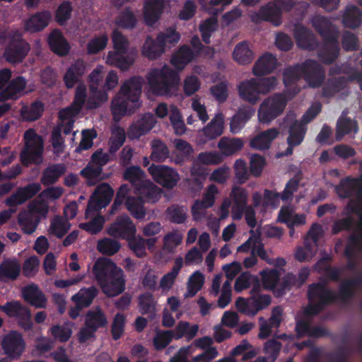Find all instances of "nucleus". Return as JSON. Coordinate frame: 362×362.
<instances>
[{
  "instance_id": "nucleus-14",
  "label": "nucleus",
  "mask_w": 362,
  "mask_h": 362,
  "mask_svg": "<svg viewBox=\"0 0 362 362\" xmlns=\"http://www.w3.org/2000/svg\"><path fill=\"white\" fill-rule=\"evenodd\" d=\"M0 310L8 316L18 320L19 325L25 330L32 328L31 313L25 306L18 301L6 302L5 305H0Z\"/></svg>"
},
{
  "instance_id": "nucleus-51",
  "label": "nucleus",
  "mask_w": 362,
  "mask_h": 362,
  "mask_svg": "<svg viewBox=\"0 0 362 362\" xmlns=\"http://www.w3.org/2000/svg\"><path fill=\"white\" fill-rule=\"evenodd\" d=\"M145 173L138 165L127 168L123 173V179L129 181L132 185L140 187L144 183Z\"/></svg>"
},
{
  "instance_id": "nucleus-50",
  "label": "nucleus",
  "mask_w": 362,
  "mask_h": 362,
  "mask_svg": "<svg viewBox=\"0 0 362 362\" xmlns=\"http://www.w3.org/2000/svg\"><path fill=\"white\" fill-rule=\"evenodd\" d=\"M116 25L123 29L132 30L135 28L137 19L130 7H126L117 16Z\"/></svg>"
},
{
  "instance_id": "nucleus-61",
  "label": "nucleus",
  "mask_w": 362,
  "mask_h": 362,
  "mask_svg": "<svg viewBox=\"0 0 362 362\" xmlns=\"http://www.w3.org/2000/svg\"><path fill=\"white\" fill-rule=\"evenodd\" d=\"M93 195L105 208L112 199L114 190L109 185L103 184L97 187Z\"/></svg>"
},
{
  "instance_id": "nucleus-35",
  "label": "nucleus",
  "mask_w": 362,
  "mask_h": 362,
  "mask_svg": "<svg viewBox=\"0 0 362 362\" xmlns=\"http://www.w3.org/2000/svg\"><path fill=\"white\" fill-rule=\"evenodd\" d=\"M98 293V289L94 286L88 288H82L71 297V300L86 308L92 304Z\"/></svg>"
},
{
  "instance_id": "nucleus-56",
  "label": "nucleus",
  "mask_w": 362,
  "mask_h": 362,
  "mask_svg": "<svg viewBox=\"0 0 362 362\" xmlns=\"http://www.w3.org/2000/svg\"><path fill=\"white\" fill-rule=\"evenodd\" d=\"M18 221L23 231L26 234H31L35 230L39 223V218L26 212H21Z\"/></svg>"
},
{
  "instance_id": "nucleus-12",
  "label": "nucleus",
  "mask_w": 362,
  "mask_h": 362,
  "mask_svg": "<svg viewBox=\"0 0 362 362\" xmlns=\"http://www.w3.org/2000/svg\"><path fill=\"white\" fill-rule=\"evenodd\" d=\"M299 66L309 87L316 88L322 86L325 75L322 66L317 61L308 59L299 64Z\"/></svg>"
},
{
  "instance_id": "nucleus-47",
  "label": "nucleus",
  "mask_w": 362,
  "mask_h": 362,
  "mask_svg": "<svg viewBox=\"0 0 362 362\" xmlns=\"http://www.w3.org/2000/svg\"><path fill=\"white\" fill-rule=\"evenodd\" d=\"M198 330L199 326L197 325L190 326L188 322L180 321L173 330L175 339H180L185 337L187 341H190L197 335Z\"/></svg>"
},
{
  "instance_id": "nucleus-25",
  "label": "nucleus",
  "mask_w": 362,
  "mask_h": 362,
  "mask_svg": "<svg viewBox=\"0 0 362 362\" xmlns=\"http://www.w3.org/2000/svg\"><path fill=\"white\" fill-rule=\"evenodd\" d=\"M21 274V264L16 258H7L0 264V281H14Z\"/></svg>"
},
{
  "instance_id": "nucleus-29",
  "label": "nucleus",
  "mask_w": 362,
  "mask_h": 362,
  "mask_svg": "<svg viewBox=\"0 0 362 362\" xmlns=\"http://www.w3.org/2000/svg\"><path fill=\"white\" fill-rule=\"evenodd\" d=\"M299 64H296L293 66L286 68L283 73V81L286 91L284 93L287 95H290L295 87H300L297 85V82L300 79L302 76V72L300 70Z\"/></svg>"
},
{
  "instance_id": "nucleus-40",
  "label": "nucleus",
  "mask_w": 362,
  "mask_h": 362,
  "mask_svg": "<svg viewBox=\"0 0 362 362\" xmlns=\"http://www.w3.org/2000/svg\"><path fill=\"white\" fill-rule=\"evenodd\" d=\"M183 266V259L181 257H178L175 259L174 265L171 270L163 275L160 281V287L163 290H170L176 279V277L179 274L182 267Z\"/></svg>"
},
{
  "instance_id": "nucleus-64",
  "label": "nucleus",
  "mask_w": 362,
  "mask_h": 362,
  "mask_svg": "<svg viewBox=\"0 0 362 362\" xmlns=\"http://www.w3.org/2000/svg\"><path fill=\"white\" fill-rule=\"evenodd\" d=\"M104 223V217L102 215H97L90 221L80 223L79 227L91 235H95L101 231Z\"/></svg>"
},
{
  "instance_id": "nucleus-1",
  "label": "nucleus",
  "mask_w": 362,
  "mask_h": 362,
  "mask_svg": "<svg viewBox=\"0 0 362 362\" xmlns=\"http://www.w3.org/2000/svg\"><path fill=\"white\" fill-rule=\"evenodd\" d=\"M92 273L103 293L107 297H115L125 290L123 271L107 258H99L94 263Z\"/></svg>"
},
{
  "instance_id": "nucleus-28",
  "label": "nucleus",
  "mask_w": 362,
  "mask_h": 362,
  "mask_svg": "<svg viewBox=\"0 0 362 362\" xmlns=\"http://www.w3.org/2000/svg\"><path fill=\"white\" fill-rule=\"evenodd\" d=\"M50 18L51 15L48 11L37 12L26 21L25 28L32 33L40 32L48 25Z\"/></svg>"
},
{
  "instance_id": "nucleus-58",
  "label": "nucleus",
  "mask_w": 362,
  "mask_h": 362,
  "mask_svg": "<svg viewBox=\"0 0 362 362\" xmlns=\"http://www.w3.org/2000/svg\"><path fill=\"white\" fill-rule=\"evenodd\" d=\"M27 81L23 76H19L11 80L6 86L7 91L11 95L12 100H17L25 89Z\"/></svg>"
},
{
  "instance_id": "nucleus-36",
  "label": "nucleus",
  "mask_w": 362,
  "mask_h": 362,
  "mask_svg": "<svg viewBox=\"0 0 362 362\" xmlns=\"http://www.w3.org/2000/svg\"><path fill=\"white\" fill-rule=\"evenodd\" d=\"M345 86L344 77L329 78L322 88V97L331 98L344 89Z\"/></svg>"
},
{
  "instance_id": "nucleus-31",
  "label": "nucleus",
  "mask_w": 362,
  "mask_h": 362,
  "mask_svg": "<svg viewBox=\"0 0 362 362\" xmlns=\"http://www.w3.org/2000/svg\"><path fill=\"white\" fill-rule=\"evenodd\" d=\"M341 22L345 28H358L362 23V11L356 6H347L342 15Z\"/></svg>"
},
{
  "instance_id": "nucleus-3",
  "label": "nucleus",
  "mask_w": 362,
  "mask_h": 362,
  "mask_svg": "<svg viewBox=\"0 0 362 362\" xmlns=\"http://www.w3.org/2000/svg\"><path fill=\"white\" fill-rule=\"evenodd\" d=\"M142 81L141 77L133 76L122 84L119 93L112 100L111 110L115 118L132 113L139 107Z\"/></svg>"
},
{
  "instance_id": "nucleus-21",
  "label": "nucleus",
  "mask_w": 362,
  "mask_h": 362,
  "mask_svg": "<svg viewBox=\"0 0 362 362\" xmlns=\"http://www.w3.org/2000/svg\"><path fill=\"white\" fill-rule=\"evenodd\" d=\"M294 37L297 45L303 49L314 51L319 46V42L315 34L305 26L301 25L296 27L294 32Z\"/></svg>"
},
{
  "instance_id": "nucleus-53",
  "label": "nucleus",
  "mask_w": 362,
  "mask_h": 362,
  "mask_svg": "<svg viewBox=\"0 0 362 362\" xmlns=\"http://www.w3.org/2000/svg\"><path fill=\"white\" fill-rule=\"evenodd\" d=\"M249 299L250 317L256 315L259 311L267 308L272 303V297L268 294L252 296Z\"/></svg>"
},
{
  "instance_id": "nucleus-49",
  "label": "nucleus",
  "mask_w": 362,
  "mask_h": 362,
  "mask_svg": "<svg viewBox=\"0 0 362 362\" xmlns=\"http://www.w3.org/2000/svg\"><path fill=\"white\" fill-rule=\"evenodd\" d=\"M166 215L170 222L182 224L187 218V209L185 206L173 204L167 209Z\"/></svg>"
},
{
  "instance_id": "nucleus-30",
  "label": "nucleus",
  "mask_w": 362,
  "mask_h": 362,
  "mask_svg": "<svg viewBox=\"0 0 362 362\" xmlns=\"http://www.w3.org/2000/svg\"><path fill=\"white\" fill-rule=\"evenodd\" d=\"M66 166L63 163H54L45 168L40 178L41 183L45 186L55 184L60 177L66 173Z\"/></svg>"
},
{
  "instance_id": "nucleus-19",
  "label": "nucleus",
  "mask_w": 362,
  "mask_h": 362,
  "mask_svg": "<svg viewBox=\"0 0 362 362\" xmlns=\"http://www.w3.org/2000/svg\"><path fill=\"white\" fill-rule=\"evenodd\" d=\"M86 70V64L81 59L75 60L66 69L63 81L66 88L71 89L78 83Z\"/></svg>"
},
{
  "instance_id": "nucleus-32",
  "label": "nucleus",
  "mask_w": 362,
  "mask_h": 362,
  "mask_svg": "<svg viewBox=\"0 0 362 362\" xmlns=\"http://www.w3.org/2000/svg\"><path fill=\"white\" fill-rule=\"evenodd\" d=\"M254 114L250 107L240 108L233 115L230 122V130L233 134L238 133Z\"/></svg>"
},
{
  "instance_id": "nucleus-43",
  "label": "nucleus",
  "mask_w": 362,
  "mask_h": 362,
  "mask_svg": "<svg viewBox=\"0 0 362 362\" xmlns=\"http://www.w3.org/2000/svg\"><path fill=\"white\" fill-rule=\"evenodd\" d=\"M127 209L136 219H143L146 214L143 198L139 197H128L124 202Z\"/></svg>"
},
{
  "instance_id": "nucleus-9",
  "label": "nucleus",
  "mask_w": 362,
  "mask_h": 362,
  "mask_svg": "<svg viewBox=\"0 0 362 362\" xmlns=\"http://www.w3.org/2000/svg\"><path fill=\"white\" fill-rule=\"evenodd\" d=\"M24 140L25 147L20 154L22 164L28 167L42 163L43 141L41 136L33 129H28L24 134Z\"/></svg>"
},
{
  "instance_id": "nucleus-26",
  "label": "nucleus",
  "mask_w": 362,
  "mask_h": 362,
  "mask_svg": "<svg viewBox=\"0 0 362 362\" xmlns=\"http://www.w3.org/2000/svg\"><path fill=\"white\" fill-rule=\"evenodd\" d=\"M277 59L271 53L262 55L255 63L252 73L255 76H261L272 73L276 67Z\"/></svg>"
},
{
  "instance_id": "nucleus-6",
  "label": "nucleus",
  "mask_w": 362,
  "mask_h": 362,
  "mask_svg": "<svg viewBox=\"0 0 362 362\" xmlns=\"http://www.w3.org/2000/svg\"><path fill=\"white\" fill-rule=\"evenodd\" d=\"M335 191L339 198L350 199L344 210L348 214L358 215L362 221V177L342 178L335 187Z\"/></svg>"
},
{
  "instance_id": "nucleus-2",
  "label": "nucleus",
  "mask_w": 362,
  "mask_h": 362,
  "mask_svg": "<svg viewBox=\"0 0 362 362\" xmlns=\"http://www.w3.org/2000/svg\"><path fill=\"white\" fill-rule=\"evenodd\" d=\"M312 25L322 38L317 57L325 64H332L338 58L340 52L339 33L332 23L322 16H315L312 18Z\"/></svg>"
},
{
  "instance_id": "nucleus-16",
  "label": "nucleus",
  "mask_w": 362,
  "mask_h": 362,
  "mask_svg": "<svg viewBox=\"0 0 362 362\" xmlns=\"http://www.w3.org/2000/svg\"><path fill=\"white\" fill-rule=\"evenodd\" d=\"M156 121L151 113H145L141 117L134 120L127 130V136L129 139H139L146 134L154 127Z\"/></svg>"
},
{
  "instance_id": "nucleus-55",
  "label": "nucleus",
  "mask_w": 362,
  "mask_h": 362,
  "mask_svg": "<svg viewBox=\"0 0 362 362\" xmlns=\"http://www.w3.org/2000/svg\"><path fill=\"white\" fill-rule=\"evenodd\" d=\"M152 152L151 158L156 162H163L169 156L168 146L160 139H154L151 142Z\"/></svg>"
},
{
  "instance_id": "nucleus-41",
  "label": "nucleus",
  "mask_w": 362,
  "mask_h": 362,
  "mask_svg": "<svg viewBox=\"0 0 362 362\" xmlns=\"http://www.w3.org/2000/svg\"><path fill=\"white\" fill-rule=\"evenodd\" d=\"M224 118L222 114H218L203 129L205 136L209 139H214L220 136L223 132Z\"/></svg>"
},
{
  "instance_id": "nucleus-11",
  "label": "nucleus",
  "mask_w": 362,
  "mask_h": 362,
  "mask_svg": "<svg viewBox=\"0 0 362 362\" xmlns=\"http://www.w3.org/2000/svg\"><path fill=\"white\" fill-rule=\"evenodd\" d=\"M148 171L156 183L167 189H173L180 180L175 170L163 165L152 164Z\"/></svg>"
},
{
  "instance_id": "nucleus-42",
  "label": "nucleus",
  "mask_w": 362,
  "mask_h": 362,
  "mask_svg": "<svg viewBox=\"0 0 362 362\" xmlns=\"http://www.w3.org/2000/svg\"><path fill=\"white\" fill-rule=\"evenodd\" d=\"M89 90L90 95L87 100V107L88 109H96L107 100V90L99 89L98 86L94 84L89 86Z\"/></svg>"
},
{
  "instance_id": "nucleus-20",
  "label": "nucleus",
  "mask_w": 362,
  "mask_h": 362,
  "mask_svg": "<svg viewBox=\"0 0 362 362\" xmlns=\"http://www.w3.org/2000/svg\"><path fill=\"white\" fill-rule=\"evenodd\" d=\"M47 44L49 49L59 57H66L70 52V45L59 29H54L49 34Z\"/></svg>"
},
{
  "instance_id": "nucleus-27",
  "label": "nucleus",
  "mask_w": 362,
  "mask_h": 362,
  "mask_svg": "<svg viewBox=\"0 0 362 362\" xmlns=\"http://www.w3.org/2000/svg\"><path fill=\"white\" fill-rule=\"evenodd\" d=\"M238 93L243 100L252 105L256 104L259 100V93L255 78L240 82L238 86Z\"/></svg>"
},
{
  "instance_id": "nucleus-15",
  "label": "nucleus",
  "mask_w": 362,
  "mask_h": 362,
  "mask_svg": "<svg viewBox=\"0 0 362 362\" xmlns=\"http://www.w3.org/2000/svg\"><path fill=\"white\" fill-rule=\"evenodd\" d=\"M25 347L23 335L18 331H11L6 334L1 342L4 354L11 359L19 358Z\"/></svg>"
},
{
  "instance_id": "nucleus-60",
  "label": "nucleus",
  "mask_w": 362,
  "mask_h": 362,
  "mask_svg": "<svg viewBox=\"0 0 362 362\" xmlns=\"http://www.w3.org/2000/svg\"><path fill=\"white\" fill-rule=\"evenodd\" d=\"M120 243L114 239L105 238L98 241L97 248L98 250L105 255H113L116 254L120 249Z\"/></svg>"
},
{
  "instance_id": "nucleus-33",
  "label": "nucleus",
  "mask_w": 362,
  "mask_h": 362,
  "mask_svg": "<svg viewBox=\"0 0 362 362\" xmlns=\"http://www.w3.org/2000/svg\"><path fill=\"white\" fill-rule=\"evenodd\" d=\"M107 324V317L99 307L95 310L88 311L85 316V325L94 330L97 331L99 328L105 327Z\"/></svg>"
},
{
  "instance_id": "nucleus-63",
  "label": "nucleus",
  "mask_w": 362,
  "mask_h": 362,
  "mask_svg": "<svg viewBox=\"0 0 362 362\" xmlns=\"http://www.w3.org/2000/svg\"><path fill=\"white\" fill-rule=\"evenodd\" d=\"M126 317L123 313H117L112 320L111 334L115 341L119 339L124 331Z\"/></svg>"
},
{
  "instance_id": "nucleus-22",
  "label": "nucleus",
  "mask_w": 362,
  "mask_h": 362,
  "mask_svg": "<svg viewBox=\"0 0 362 362\" xmlns=\"http://www.w3.org/2000/svg\"><path fill=\"white\" fill-rule=\"evenodd\" d=\"M164 8V0H145L144 18L147 25H153L160 18Z\"/></svg>"
},
{
  "instance_id": "nucleus-13",
  "label": "nucleus",
  "mask_w": 362,
  "mask_h": 362,
  "mask_svg": "<svg viewBox=\"0 0 362 362\" xmlns=\"http://www.w3.org/2000/svg\"><path fill=\"white\" fill-rule=\"evenodd\" d=\"M107 232L114 238L129 240L136 235V229L130 217L124 214L117 217L108 227Z\"/></svg>"
},
{
  "instance_id": "nucleus-45",
  "label": "nucleus",
  "mask_w": 362,
  "mask_h": 362,
  "mask_svg": "<svg viewBox=\"0 0 362 362\" xmlns=\"http://www.w3.org/2000/svg\"><path fill=\"white\" fill-rule=\"evenodd\" d=\"M307 128L304 124L296 120L288 129L287 143H291L299 146L303 141Z\"/></svg>"
},
{
  "instance_id": "nucleus-44",
  "label": "nucleus",
  "mask_w": 362,
  "mask_h": 362,
  "mask_svg": "<svg viewBox=\"0 0 362 362\" xmlns=\"http://www.w3.org/2000/svg\"><path fill=\"white\" fill-rule=\"evenodd\" d=\"M358 132L357 122L349 117H340L337 123L336 127V140L341 141L343 137L351 132Z\"/></svg>"
},
{
  "instance_id": "nucleus-5",
  "label": "nucleus",
  "mask_w": 362,
  "mask_h": 362,
  "mask_svg": "<svg viewBox=\"0 0 362 362\" xmlns=\"http://www.w3.org/2000/svg\"><path fill=\"white\" fill-rule=\"evenodd\" d=\"M146 78L152 93L158 96L175 95L180 81L179 73L167 65L151 69Z\"/></svg>"
},
{
  "instance_id": "nucleus-62",
  "label": "nucleus",
  "mask_w": 362,
  "mask_h": 362,
  "mask_svg": "<svg viewBox=\"0 0 362 362\" xmlns=\"http://www.w3.org/2000/svg\"><path fill=\"white\" fill-rule=\"evenodd\" d=\"M175 332L173 330L158 331L153 338V345L157 350L167 347L175 339Z\"/></svg>"
},
{
  "instance_id": "nucleus-7",
  "label": "nucleus",
  "mask_w": 362,
  "mask_h": 362,
  "mask_svg": "<svg viewBox=\"0 0 362 362\" xmlns=\"http://www.w3.org/2000/svg\"><path fill=\"white\" fill-rule=\"evenodd\" d=\"M113 51L107 55V64L115 66L122 71L128 70L134 64V58L127 54L129 41L125 35L115 29L112 34Z\"/></svg>"
},
{
  "instance_id": "nucleus-46",
  "label": "nucleus",
  "mask_w": 362,
  "mask_h": 362,
  "mask_svg": "<svg viewBox=\"0 0 362 362\" xmlns=\"http://www.w3.org/2000/svg\"><path fill=\"white\" fill-rule=\"evenodd\" d=\"M218 147L227 156H230L240 151L243 147V141L240 138L222 137Z\"/></svg>"
},
{
  "instance_id": "nucleus-18",
  "label": "nucleus",
  "mask_w": 362,
  "mask_h": 362,
  "mask_svg": "<svg viewBox=\"0 0 362 362\" xmlns=\"http://www.w3.org/2000/svg\"><path fill=\"white\" fill-rule=\"evenodd\" d=\"M229 196L233 204L232 218L234 221H239L243 218L244 208L248 206V192L245 188L235 186L232 188Z\"/></svg>"
},
{
  "instance_id": "nucleus-24",
  "label": "nucleus",
  "mask_w": 362,
  "mask_h": 362,
  "mask_svg": "<svg viewBox=\"0 0 362 362\" xmlns=\"http://www.w3.org/2000/svg\"><path fill=\"white\" fill-rule=\"evenodd\" d=\"M22 294L24 300L31 305L37 308L46 307L47 298L37 285L33 284L25 286Z\"/></svg>"
},
{
  "instance_id": "nucleus-54",
  "label": "nucleus",
  "mask_w": 362,
  "mask_h": 362,
  "mask_svg": "<svg viewBox=\"0 0 362 362\" xmlns=\"http://www.w3.org/2000/svg\"><path fill=\"white\" fill-rule=\"evenodd\" d=\"M45 111V105L40 100L33 102L29 107L22 109L21 114L28 121H35L40 119Z\"/></svg>"
},
{
  "instance_id": "nucleus-57",
  "label": "nucleus",
  "mask_w": 362,
  "mask_h": 362,
  "mask_svg": "<svg viewBox=\"0 0 362 362\" xmlns=\"http://www.w3.org/2000/svg\"><path fill=\"white\" fill-rule=\"evenodd\" d=\"M70 223L67 220L59 216H56L51 221L49 233L62 238L70 229Z\"/></svg>"
},
{
  "instance_id": "nucleus-52",
  "label": "nucleus",
  "mask_w": 362,
  "mask_h": 362,
  "mask_svg": "<svg viewBox=\"0 0 362 362\" xmlns=\"http://www.w3.org/2000/svg\"><path fill=\"white\" fill-rule=\"evenodd\" d=\"M204 283V276L199 272H194L189 278L187 292L185 294V298H192L194 296L203 286Z\"/></svg>"
},
{
  "instance_id": "nucleus-4",
  "label": "nucleus",
  "mask_w": 362,
  "mask_h": 362,
  "mask_svg": "<svg viewBox=\"0 0 362 362\" xmlns=\"http://www.w3.org/2000/svg\"><path fill=\"white\" fill-rule=\"evenodd\" d=\"M307 298L308 304L303 309V315L306 317L317 316L328 306L337 302L335 291L327 286L325 281L309 284Z\"/></svg>"
},
{
  "instance_id": "nucleus-8",
  "label": "nucleus",
  "mask_w": 362,
  "mask_h": 362,
  "mask_svg": "<svg viewBox=\"0 0 362 362\" xmlns=\"http://www.w3.org/2000/svg\"><path fill=\"white\" fill-rule=\"evenodd\" d=\"M300 92L299 87H295L290 95L285 93H276L266 98L261 104L258 110V118L262 123H269L279 117L284 110L287 102Z\"/></svg>"
},
{
  "instance_id": "nucleus-10",
  "label": "nucleus",
  "mask_w": 362,
  "mask_h": 362,
  "mask_svg": "<svg viewBox=\"0 0 362 362\" xmlns=\"http://www.w3.org/2000/svg\"><path fill=\"white\" fill-rule=\"evenodd\" d=\"M30 50V44L23 37L21 33L8 42L4 49L3 57L10 64L21 63Z\"/></svg>"
},
{
  "instance_id": "nucleus-34",
  "label": "nucleus",
  "mask_w": 362,
  "mask_h": 362,
  "mask_svg": "<svg viewBox=\"0 0 362 362\" xmlns=\"http://www.w3.org/2000/svg\"><path fill=\"white\" fill-rule=\"evenodd\" d=\"M356 288V286L351 281V279H343L339 286L338 291L335 292L337 302H340L342 304L349 303L355 296Z\"/></svg>"
},
{
  "instance_id": "nucleus-23",
  "label": "nucleus",
  "mask_w": 362,
  "mask_h": 362,
  "mask_svg": "<svg viewBox=\"0 0 362 362\" xmlns=\"http://www.w3.org/2000/svg\"><path fill=\"white\" fill-rule=\"evenodd\" d=\"M279 134L278 129L275 127L268 129L252 138L250 141V146L256 150H267L270 148L272 141Z\"/></svg>"
},
{
  "instance_id": "nucleus-39",
  "label": "nucleus",
  "mask_w": 362,
  "mask_h": 362,
  "mask_svg": "<svg viewBox=\"0 0 362 362\" xmlns=\"http://www.w3.org/2000/svg\"><path fill=\"white\" fill-rule=\"evenodd\" d=\"M139 196L143 198L144 202L155 203L161 197L162 190L151 182L144 183L137 187Z\"/></svg>"
},
{
  "instance_id": "nucleus-48",
  "label": "nucleus",
  "mask_w": 362,
  "mask_h": 362,
  "mask_svg": "<svg viewBox=\"0 0 362 362\" xmlns=\"http://www.w3.org/2000/svg\"><path fill=\"white\" fill-rule=\"evenodd\" d=\"M102 173V167L97 166L89 162L87 165L81 170L80 175L86 179L88 185H95L103 179Z\"/></svg>"
},
{
  "instance_id": "nucleus-37",
  "label": "nucleus",
  "mask_w": 362,
  "mask_h": 362,
  "mask_svg": "<svg viewBox=\"0 0 362 362\" xmlns=\"http://www.w3.org/2000/svg\"><path fill=\"white\" fill-rule=\"evenodd\" d=\"M233 57L235 61L243 65L251 63L254 58L253 52L246 41L240 42L235 45Z\"/></svg>"
},
{
  "instance_id": "nucleus-59",
  "label": "nucleus",
  "mask_w": 362,
  "mask_h": 362,
  "mask_svg": "<svg viewBox=\"0 0 362 362\" xmlns=\"http://www.w3.org/2000/svg\"><path fill=\"white\" fill-rule=\"evenodd\" d=\"M264 288L274 289L280 279V273L276 269H266L260 272Z\"/></svg>"
},
{
  "instance_id": "nucleus-38",
  "label": "nucleus",
  "mask_w": 362,
  "mask_h": 362,
  "mask_svg": "<svg viewBox=\"0 0 362 362\" xmlns=\"http://www.w3.org/2000/svg\"><path fill=\"white\" fill-rule=\"evenodd\" d=\"M164 50L163 45L158 41V36L155 40L148 36L142 47V54L150 59H155L159 57Z\"/></svg>"
},
{
  "instance_id": "nucleus-17",
  "label": "nucleus",
  "mask_w": 362,
  "mask_h": 362,
  "mask_svg": "<svg viewBox=\"0 0 362 362\" xmlns=\"http://www.w3.org/2000/svg\"><path fill=\"white\" fill-rule=\"evenodd\" d=\"M251 18L252 22L256 23L266 21L275 26H279L281 23V11L274 3L269 2L261 6L259 11L252 16Z\"/></svg>"
}]
</instances>
